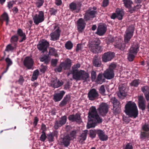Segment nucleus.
<instances>
[{"mask_svg":"<svg viewBox=\"0 0 149 149\" xmlns=\"http://www.w3.org/2000/svg\"><path fill=\"white\" fill-rule=\"evenodd\" d=\"M97 133L99 139L102 141H106L108 139V136L105 134L104 132L101 130H97Z\"/></svg>","mask_w":149,"mask_h":149,"instance_id":"21","label":"nucleus"},{"mask_svg":"<svg viewBox=\"0 0 149 149\" xmlns=\"http://www.w3.org/2000/svg\"><path fill=\"white\" fill-rule=\"evenodd\" d=\"M54 136L51 133L47 135V138L49 142H52L54 141Z\"/></svg>","mask_w":149,"mask_h":149,"instance_id":"53","label":"nucleus"},{"mask_svg":"<svg viewBox=\"0 0 149 149\" xmlns=\"http://www.w3.org/2000/svg\"><path fill=\"white\" fill-rule=\"evenodd\" d=\"M49 52L50 54L51 55L56 56L57 54L56 51L54 48H50Z\"/></svg>","mask_w":149,"mask_h":149,"instance_id":"51","label":"nucleus"},{"mask_svg":"<svg viewBox=\"0 0 149 149\" xmlns=\"http://www.w3.org/2000/svg\"><path fill=\"white\" fill-rule=\"evenodd\" d=\"M68 119L72 121L79 122L80 120V118L79 114H76L75 115H70L68 117Z\"/></svg>","mask_w":149,"mask_h":149,"instance_id":"29","label":"nucleus"},{"mask_svg":"<svg viewBox=\"0 0 149 149\" xmlns=\"http://www.w3.org/2000/svg\"><path fill=\"white\" fill-rule=\"evenodd\" d=\"M88 132V131L87 130H85L83 131L80 137V139L81 140L84 141L86 139Z\"/></svg>","mask_w":149,"mask_h":149,"instance_id":"42","label":"nucleus"},{"mask_svg":"<svg viewBox=\"0 0 149 149\" xmlns=\"http://www.w3.org/2000/svg\"><path fill=\"white\" fill-rule=\"evenodd\" d=\"M97 13V12L96 11L89 9L86 11L84 14V19L86 21L91 20L93 18L95 17Z\"/></svg>","mask_w":149,"mask_h":149,"instance_id":"8","label":"nucleus"},{"mask_svg":"<svg viewBox=\"0 0 149 149\" xmlns=\"http://www.w3.org/2000/svg\"><path fill=\"white\" fill-rule=\"evenodd\" d=\"M80 67V64L77 63L74 65L72 67V72L73 78L77 81L80 80L84 81H90L89 74L84 70L79 71L78 69Z\"/></svg>","mask_w":149,"mask_h":149,"instance_id":"2","label":"nucleus"},{"mask_svg":"<svg viewBox=\"0 0 149 149\" xmlns=\"http://www.w3.org/2000/svg\"><path fill=\"white\" fill-rule=\"evenodd\" d=\"M17 44L15 43L14 45V46H12L11 44L8 45L5 49V51L7 52L11 51L12 52L16 48Z\"/></svg>","mask_w":149,"mask_h":149,"instance_id":"34","label":"nucleus"},{"mask_svg":"<svg viewBox=\"0 0 149 149\" xmlns=\"http://www.w3.org/2000/svg\"><path fill=\"white\" fill-rule=\"evenodd\" d=\"M97 133V130H90L89 132V136L91 138H93L95 137Z\"/></svg>","mask_w":149,"mask_h":149,"instance_id":"44","label":"nucleus"},{"mask_svg":"<svg viewBox=\"0 0 149 149\" xmlns=\"http://www.w3.org/2000/svg\"><path fill=\"white\" fill-rule=\"evenodd\" d=\"M109 3V0H104L103 2V6L104 7H106L108 6Z\"/></svg>","mask_w":149,"mask_h":149,"instance_id":"63","label":"nucleus"},{"mask_svg":"<svg viewBox=\"0 0 149 149\" xmlns=\"http://www.w3.org/2000/svg\"><path fill=\"white\" fill-rule=\"evenodd\" d=\"M40 60L42 62H44L46 64H47L49 62L48 57L46 56H44L42 57H41Z\"/></svg>","mask_w":149,"mask_h":149,"instance_id":"47","label":"nucleus"},{"mask_svg":"<svg viewBox=\"0 0 149 149\" xmlns=\"http://www.w3.org/2000/svg\"><path fill=\"white\" fill-rule=\"evenodd\" d=\"M103 75L101 74H99L96 80V82L98 84H101L102 82H104L105 79L103 77Z\"/></svg>","mask_w":149,"mask_h":149,"instance_id":"37","label":"nucleus"},{"mask_svg":"<svg viewBox=\"0 0 149 149\" xmlns=\"http://www.w3.org/2000/svg\"><path fill=\"white\" fill-rule=\"evenodd\" d=\"M100 93L102 95H104L105 92V89L104 85H102L99 89Z\"/></svg>","mask_w":149,"mask_h":149,"instance_id":"59","label":"nucleus"},{"mask_svg":"<svg viewBox=\"0 0 149 149\" xmlns=\"http://www.w3.org/2000/svg\"><path fill=\"white\" fill-rule=\"evenodd\" d=\"M9 17L8 14L6 13H4L2 15L1 18L0 20V24H2L3 21H5L6 22V24L7 25L9 22Z\"/></svg>","mask_w":149,"mask_h":149,"instance_id":"32","label":"nucleus"},{"mask_svg":"<svg viewBox=\"0 0 149 149\" xmlns=\"http://www.w3.org/2000/svg\"><path fill=\"white\" fill-rule=\"evenodd\" d=\"M18 35L22 37V39L19 41L20 42H22L24 40H26V35L24 33H23L22 30L19 29L17 31Z\"/></svg>","mask_w":149,"mask_h":149,"instance_id":"33","label":"nucleus"},{"mask_svg":"<svg viewBox=\"0 0 149 149\" xmlns=\"http://www.w3.org/2000/svg\"><path fill=\"white\" fill-rule=\"evenodd\" d=\"M67 121V117L66 116L61 117L58 120L55 121L54 128L55 129H57L59 127L64 125L66 123Z\"/></svg>","mask_w":149,"mask_h":149,"instance_id":"13","label":"nucleus"},{"mask_svg":"<svg viewBox=\"0 0 149 149\" xmlns=\"http://www.w3.org/2000/svg\"><path fill=\"white\" fill-rule=\"evenodd\" d=\"M32 18L34 23L36 25H38L44 20V12L42 11H39L38 14H36L33 15Z\"/></svg>","mask_w":149,"mask_h":149,"instance_id":"5","label":"nucleus"},{"mask_svg":"<svg viewBox=\"0 0 149 149\" xmlns=\"http://www.w3.org/2000/svg\"><path fill=\"white\" fill-rule=\"evenodd\" d=\"M93 64L94 66L96 67H99L101 65L100 58L97 56H95L93 58Z\"/></svg>","mask_w":149,"mask_h":149,"instance_id":"25","label":"nucleus"},{"mask_svg":"<svg viewBox=\"0 0 149 149\" xmlns=\"http://www.w3.org/2000/svg\"><path fill=\"white\" fill-rule=\"evenodd\" d=\"M140 80L139 79L134 80L131 83V85L135 87L137 86L140 83Z\"/></svg>","mask_w":149,"mask_h":149,"instance_id":"49","label":"nucleus"},{"mask_svg":"<svg viewBox=\"0 0 149 149\" xmlns=\"http://www.w3.org/2000/svg\"><path fill=\"white\" fill-rule=\"evenodd\" d=\"M115 46L116 48L122 50H123L125 46L124 44H117L115 45Z\"/></svg>","mask_w":149,"mask_h":149,"instance_id":"48","label":"nucleus"},{"mask_svg":"<svg viewBox=\"0 0 149 149\" xmlns=\"http://www.w3.org/2000/svg\"><path fill=\"white\" fill-rule=\"evenodd\" d=\"M134 31V26L133 25L127 28L124 35V40L125 43H128L131 38L132 37Z\"/></svg>","mask_w":149,"mask_h":149,"instance_id":"4","label":"nucleus"},{"mask_svg":"<svg viewBox=\"0 0 149 149\" xmlns=\"http://www.w3.org/2000/svg\"><path fill=\"white\" fill-rule=\"evenodd\" d=\"M60 142L62 145L65 147L68 146L70 144V141L71 140L69 136L66 135L60 139Z\"/></svg>","mask_w":149,"mask_h":149,"instance_id":"20","label":"nucleus"},{"mask_svg":"<svg viewBox=\"0 0 149 149\" xmlns=\"http://www.w3.org/2000/svg\"><path fill=\"white\" fill-rule=\"evenodd\" d=\"M18 39V36H17L14 35L11 37L10 39V42L12 44H14V45L15 43L17 44Z\"/></svg>","mask_w":149,"mask_h":149,"instance_id":"43","label":"nucleus"},{"mask_svg":"<svg viewBox=\"0 0 149 149\" xmlns=\"http://www.w3.org/2000/svg\"><path fill=\"white\" fill-rule=\"evenodd\" d=\"M109 106L105 103H101L97 109L99 113L102 116H104L107 113L108 111Z\"/></svg>","mask_w":149,"mask_h":149,"instance_id":"9","label":"nucleus"},{"mask_svg":"<svg viewBox=\"0 0 149 149\" xmlns=\"http://www.w3.org/2000/svg\"><path fill=\"white\" fill-rule=\"evenodd\" d=\"M65 70L69 69L70 68L72 65L71 60L69 58H67L64 62L62 63Z\"/></svg>","mask_w":149,"mask_h":149,"instance_id":"24","label":"nucleus"},{"mask_svg":"<svg viewBox=\"0 0 149 149\" xmlns=\"http://www.w3.org/2000/svg\"><path fill=\"white\" fill-rule=\"evenodd\" d=\"M124 111L125 113L130 117L136 118L138 115V111L135 103L132 101H129L125 106Z\"/></svg>","mask_w":149,"mask_h":149,"instance_id":"3","label":"nucleus"},{"mask_svg":"<svg viewBox=\"0 0 149 149\" xmlns=\"http://www.w3.org/2000/svg\"><path fill=\"white\" fill-rule=\"evenodd\" d=\"M58 60L57 59H53L52 60V63L54 66H56Z\"/></svg>","mask_w":149,"mask_h":149,"instance_id":"64","label":"nucleus"},{"mask_svg":"<svg viewBox=\"0 0 149 149\" xmlns=\"http://www.w3.org/2000/svg\"><path fill=\"white\" fill-rule=\"evenodd\" d=\"M47 137L45 135V132H42V134H41L40 137V140L42 141H44L46 138Z\"/></svg>","mask_w":149,"mask_h":149,"instance_id":"58","label":"nucleus"},{"mask_svg":"<svg viewBox=\"0 0 149 149\" xmlns=\"http://www.w3.org/2000/svg\"><path fill=\"white\" fill-rule=\"evenodd\" d=\"M24 81V79L21 76L18 81V82L19 84L21 85H22L23 82Z\"/></svg>","mask_w":149,"mask_h":149,"instance_id":"62","label":"nucleus"},{"mask_svg":"<svg viewBox=\"0 0 149 149\" xmlns=\"http://www.w3.org/2000/svg\"><path fill=\"white\" fill-rule=\"evenodd\" d=\"M44 2V0H36L35 3L36 7L39 8L42 6Z\"/></svg>","mask_w":149,"mask_h":149,"instance_id":"41","label":"nucleus"},{"mask_svg":"<svg viewBox=\"0 0 149 149\" xmlns=\"http://www.w3.org/2000/svg\"><path fill=\"white\" fill-rule=\"evenodd\" d=\"M136 55L132 53H131L130 52L127 58L128 60L130 61H133Z\"/></svg>","mask_w":149,"mask_h":149,"instance_id":"52","label":"nucleus"},{"mask_svg":"<svg viewBox=\"0 0 149 149\" xmlns=\"http://www.w3.org/2000/svg\"><path fill=\"white\" fill-rule=\"evenodd\" d=\"M126 95L125 88L123 85L120 86L119 91L117 93L118 97L123 99L126 96Z\"/></svg>","mask_w":149,"mask_h":149,"instance_id":"19","label":"nucleus"},{"mask_svg":"<svg viewBox=\"0 0 149 149\" xmlns=\"http://www.w3.org/2000/svg\"><path fill=\"white\" fill-rule=\"evenodd\" d=\"M139 108L143 110H144L145 108V101L143 97L142 96H140L139 98Z\"/></svg>","mask_w":149,"mask_h":149,"instance_id":"31","label":"nucleus"},{"mask_svg":"<svg viewBox=\"0 0 149 149\" xmlns=\"http://www.w3.org/2000/svg\"><path fill=\"white\" fill-rule=\"evenodd\" d=\"M113 110L115 114H118L120 112L121 107L120 106L113 107Z\"/></svg>","mask_w":149,"mask_h":149,"instance_id":"40","label":"nucleus"},{"mask_svg":"<svg viewBox=\"0 0 149 149\" xmlns=\"http://www.w3.org/2000/svg\"><path fill=\"white\" fill-rule=\"evenodd\" d=\"M123 149H133V147L131 143H127L123 147Z\"/></svg>","mask_w":149,"mask_h":149,"instance_id":"55","label":"nucleus"},{"mask_svg":"<svg viewBox=\"0 0 149 149\" xmlns=\"http://www.w3.org/2000/svg\"><path fill=\"white\" fill-rule=\"evenodd\" d=\"M50 12L51 15H54L57 13V10L53 8H52L50 9Z\"/></svg>","mask_w":149,"mask_h":149,"instance_id":"60","label":"nucleus"},{"mask_svg":"<svg viewBox=\"0 0 149 149\" xmlns=\"http://www.w3.org/2000/svg\"><path fill=\"white\" fill-rule=\"evenodd\" d=\"M98 96V94L97 91L94 89L91 90L88 94L89 99L93 100L97 98Z\"/></svg>","mask_w":149,"mask_h":149,"instance_id":"15","label":"nucleus"},{"mask_svg":"<svg viewBox=\"0 0 149 149\" xmlns=\"http://www.w3.org/2000/svg\"><path fill=\"white\" fill-rule=\"evenodd\" d=\"M111 102L113 104V107L120 106V102L115 97L111 98Z\"/></svg>","mask_w":149,"mask_h":149,"instance_id":"35","label":"nucleus"},{"mask_svg":"<svg viewBox=\"0 0 149 149\" xmlns=\"http://www.w3.org/2000/svg\"><path fill=\"white\" fill-rule=\"evenodd\" d=\"M116 12L117 15V18L119 20L122 19L124 15L123 10L122 8H117L116 9Z\"/></svg>","mask_w":149,"mask_h":149,"instance_id":"27","label":"nucleus"},{"mask_svg":"<svg viewBox=\"0 0 149 149\" xmlns=\"http://www.w3.org/2000/svg\"><path fill=\"white\" fill-rule=\"evenodd\" d=\"M106 31V26L103 24H100L98 26L96 33L99 36H102L105 33Z\"/></svg>","mask_w":149,"mask_h":149,"instance_id":"18","label":"nucleus"},{"mask_svg":"<svg viewBox=\"0 0 149 149\" xmlns=\"http://www.w3.org/2000/svg\"><path fill=\"white\" fill-rule=\"evenodd\" d=\"M149 136V124L145 123L142 127L140 137L144 139Z\"/></svg>","mask_w":149,"mask_h":149,"instance_id":"10","label":"nucleus"},{"mask_svg":"<svg viewBox=\"0 0 149 149\" xmlns=\"http://www.w3.org/2000/svg\"><path fill=\"white\" fill-rule=\"evenodd\" d=\"M77 8V4L74 2H72L70 5V9L72 11H74L76 10Z\"/></svg>","mask_w":149,"mask_h":149,"instance_id":"46","label":"nucleus"},{"mask_svg":"<svg viewBox=\"0 0 149 149\" xmlns=\"http://www.w3.org/2000/svg\"><path fill=\"white\" fill-rule=\"evenodd\" d=\"M116 67V65L115 63H111L109 66V68L107 69L111 70L114 71V70Z\"/></svg>","mask_w":149,"mask_h":149,"instance_id":"56","label":"nucleus"},{"mask_svg":"<svg viewBox=\"0 0 149 149\" xmlns=\"http://www.w3.org/2000/svg\"><path fill=\"white\" fill-rule=\"evenodd\" d=\"M49 45V42L45 40H42L37 45L38 49L42 52L44 53L47 50Z\"/></svg>","mask_w":149,"mask_h":149,"instance_id":"11","label":"nucleus"},{"mask_svg":"<svg viewBox=\"0 0 149 149\" xmlns=\"http://www.w3.org/2000/svg\"><path fill=\"white\" fill-rule=\"evenodd\" d=\"M54 27L55 30L51 33L49 36L51 38L50 40L55 41L59 39L61 31L57 26H54Z\"/></svg>","mask_w":149,"mask_h":149,"instance_id":"6","label":"nucleus"},{"mask_svg":"<svg viewBox=\"0 0 149 149\" xmlns=\"http://www.w3.org/2000/svg\"><path fill=\"white\" fill-rule=\"evenodd\" d=\"M5 60L7 63V66L6 68V70L2 73V74L6 72L7 71L9 67L12 65L13 63L12 61L9 58H6Z\"/></svg>","mask_w":149,"mask_h":149,"instance_id":"38","label":"nucleus"},{"mask_svg":"<svg viewBox=\"0 0 149 149\" xmlns=\"http://www.w3.org/2000/svg\"><path fill=\"white\" fill-rule=\"evenodd\" d=\"M88 117V122L87 125V129L94 127L97 123H100L102 122V119L98 115L96 108L94 106L90 108Z\"/></svg>","mask_w":149,"mask_h":149,"instance_id":"1","label":"nucleus"},{"mask_svg":"<svg viewBox=\"0 0 149 149\" xmlns=\"http://www.w3.org/2000/svg\"><path fill=\"white\" fill-rule=\"evenodd\" d=\"M63 84V83L57 79H53L51 82V86L54 88H58Z\"/></svg>","mask_w":149,"mask_h":149,"instance_id":"23","label":"nucleus"},{"mask_svg":"<svg viewBox=\"0 0 149 149\" xmlns=\"http://www.w3.org/2000/svg\"><path fill=\"white\" fill-rule=\"evenodd\" d=\"M113 52H108L104 54L102 56V61L104 62L110 61L114 57Z\"/></svg>","mask_w":149,"mask_h":149,"instance_id":"14","label":"nucleus"},{"mask_svg":"<svg viewBox=\"0 0 149 149\" xmlns=\"http://www.w3.org/2000/svg\"><path fill=\"white\" fill-rule=\"evenodd\" d=\"M141 89L142 91L144 93L146 100H149V87L144 86Z\"/></svg>","mask_w":149,"mask_h":149,"instance_id":"30","label":"nucleus"},{"mask_svg":"<svg viewBox=\"0 0 149 149\" xmlns=\"http://www.w3.org/2000/svg\"><path fill=\"white\" fill-rule=\"evenodd\" d=\"M70 99V95H66L64 97L63 100L61 101L59 104V106L62 107L66 105L69 102Z\"/></svg>","mask_w":149,"mask_h":149,"instance_id":"28","label":"nucleus"},{"mask_svg":"<svg viewBox=\"0 0 149 149\" xmlns=\"http://www.w3.org/2000/svg\"><path fill=\"white\" fill-rule=\"evenodd\" d=\"M39 74V72L38 70H36L34 71L31 80L32 81H34L36 80L37 79Z\"/></svg>","mask_w":149,"mask_h":149,"instance_id":"39","label":"nucleus"},{"mask_svg":"<svg viewBox=\"0 0 149 149\" xmlns=\"http://www.w3.org/2000/svg\"><path fill=\"white\" fill-rule=\"evenodd\" d=\"M100 44V40H97V41H95L92 44H91L89 46L91 50L95 53H98L101 52V48L99 46Z\"/></svg>","mask_w":149,"mask_h":149,"instance_id":"7","label":"nucleus"},{"mask_svg":"<svg viewBox=\"0 0 149 149\" xmlns=\"http://www.w3.org/2000/svg\"><path fill=\"white\" fill-rule=\"evenodd\" d=\"M124 6L127 8H130L132 4H133V2L131 0H123V1Z\"/></svg>","mask_w":149,"mask_h":149,"instance_id":"36","label":"nucleus"},{"mask_svg":"<svg viewBox=\"0 0 149 149\" xmlns=\"http://www.w3.org/2000/svg\"><path fill=\"white\" fill-rule=\"evenodd\" d=\"M91 80L92 81H95L96 78V72L94 70L91 72Z\"/></svg>","mask_w":149,"mask_h":149,"instance_id":"54","label":"nucleus"},{"mask_svg":"<svg viewBox=\"0 0 149 149\" xmlns=\"http://www.w3.org/2000/svg\"><path fill=\"white\" fill-rule=\"evenodd\" d=\"M76 134V132L75 131H72L69 134L66 135L67 136H69V137L71 140L73 139L74 138H75Z\"/></svg>","mask_w":149,"mask_h":149,"instance_id":"50","label":"nucleus"},{"mask_svg":"<svg viewBox=\"0 0 149 149\" xmlns=\"http://www.w3.org/2000/svg\"><path fill=\"white\" fill-rule=\"evenodd\" d=\"M62 63H61L58 66V67L55 69V71L56 72L57 71L58 72H61L62 70V69L63 68V67Z\"/></svg>","mask_w":149,"mask_h":149,"instance_id":"57","label":"nucleus"},{"mask_svg":"<svg viewBox=\"0 0 149 149\" xmlns=\"http://www.w3.org/2000/svg\"><path fill=\"white\" fill-rule=\"evenodd\" d=\"M34 61L32 58L29 56L26 57L24 61V66L28 69L32 68L33 65Z\"/></svg>","mask_w":149,"mask_h":149,"instance_id":"12","label":"nucleus"},{"mask_svg":"<svg viewBox=\"0 0 149 149\" xmlns=\"http://www.w3.org/2000/svg\"><path fill=\"white\" fill-rule=\"evenodd\" d=\"M65 46L67 49H70L73 47V44L70 41H68L65 43Z\"/></svg>","mask_w":149,"mask_h":149,"instance_id":"45","label":"nucleus"},{"mask_svg":"<svg viewBox=\"0 0 149 149\" xmlns=\"http://www.w3.org/2000/svg\"><path fill=\"white\" fill-rule=\"evenodd\" d=\"M15 3V2L13 1L9 2L8 4V7L9 8H12L13 5Z\"/></svg>","mask_w":149,"mask_h":149,"instance_id":"61","label":"nucleus"},{"mask_svg":"<svg viewBox=\"0 0 149 149\" xmlns=\"http://www.w3.org/2000/svg\"><path fill=\"white\" fill-rule=\"evenodd\" d=\"M77 24L78 31L80 32H82L86 25L84 20L81 18L79 19L77 21Z\"/></svg>","mask_w":149,"mask_h":149,"instance_id":"16","label":"nucleus"},{"mask_svg":"<svg viewBox=\"0 0 149 149\" xmlns=\"http://www.w3.org/2000/svg\"><path fill=\"white\" fill-rule=\"evenodd\" d=\"M104 77L108 79H110L113 78L114 76V71L107 69L103 73Z\"/></svg>","mask_w":149,"mask_h":149,"instance_id":"17","label":"nucleus"},{"mask_svg":"<svg viewBox=\"0 0 149 149\" xmlns=\"http://www.w3.org/2000/svg\"><path fill=\"white\" fill-rule=\"evenodd\" d=\"M65 93L63 91H61L59 93H56L54 95L53 99L55 102L60 101Z\"/></svg>","mask_w":149,"mask_h":149,"instance_id":"22","label":"nucleus"},{"mask_svg":"<svg viewBox=\"0 0 149 149\" xmlns=\"http://www.w3.org/2000/svg\"><path fill=\"white\" fill-rule=\"evenodd\" d=\"M139 47L137 44H134L132 45L129 50V52L136 55L139 51Z\"/></svg>","mask_w":149,"mask_h":149,"instance_id":"26","label":"nucleus"}]
</instances>
